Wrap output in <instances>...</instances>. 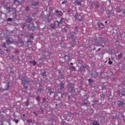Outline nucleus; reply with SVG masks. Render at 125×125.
I'll return each mask as SVG.
<instances>
[{"label": "nucleus", "mask_w": 125, "mask_h": 125, "mask_svg": "<svg viewBox=\"0 0 125 125\" xmlns=\"http://www.w3.org/2000/svg\"><path fill=\"white\" fill-rule=\"evenodd\" d=\"M101 3H102V1L99 0L98 2H95L94 3V4L95 6H96L99 12L100 13H103L104 12V8L101 5Z\"/></svg>", "instance_id": "1"}, {"label": "nucleus", "mask_w": 125, "mask_h": 125, "mask_svg": "<svg viewBox=\"0 0 125 125\" xmlns=\"http://www.w3.org/2000/svg\"><path fill=\"white\" fill-rule=\"evenodd\" d=\"M75 35H76V31L70 32L69 38L73 42L74 44H79V41L77 39V37Z\"/></svg>", "instance_id": "2"}, {"label": "nucleus", "mask_w": 125, "mask_h": 125, "mask_svg": "<svg viewBox=\"0 0 125 125\" xmlns=\"http://www.w3.org/2000/svg\"><path fill=\"white\" fill-rule=\"evenodd\" d=\"M27 29L29 31H32V32H35L37 31L38 27L35 26L34 23H30L27 25Z\"/></svg>", "instance_id": "3"}, {"label": "nucleus", "mask_w": 125, "mask_h": 125, "mask_svg": "<svg viewBox=\"0 0 125 125\" xmlns=\"http://www.w3.org/2000/svg\"><path fill=\"white\" fill-rule=\"evenodd\" d=\"M75 84L73 83H69L68 84V92L70 93H73V92H75Z\"/></svg>", "instance_id": "4"}, {"label": "nucleus", "mask_w": 125, "mask_h": 125, "mask_svg": "<svg viewBox=\"0 0 125 125\" xmlns=\"http://www.w3.org/2000/svg\"><path fill=\"white\" fill-rule=\"evenodd\" d=\"M59 21H55L50 24V29L52 30H54L56 29V28H58V27H59Z\"/></svg>", "instance_id": "5"}, {"label": "nucleus", "mask_w": 125, "mask_h": 125, "mask_svg": "<svg viewBox=\"0 0 125 125\" xmlns=\"http://www.w3.org/2000/svg\"><path fill=\"white\" fill-rule=\"evenodd\" d=\"M6 9V10H8V12H9V13H10L11 14H14L15 12H16V10H15V9L11 7L9 4H7Z\"/></svg>", "instance_id": "6"}, {"label": "nucleus", "mask_w": 125, "mask_h": 125, "mask_svg": "<svg viewBox=\"0 0 125 125\" xmlns=\"http://www.w3.org/2000/svg\"><path fill=\"white\" fill-rule=\"evenodd\" d=\"M15 44L17 46H18V47H22V46H23L24 45V41L20 39L17 42H15Z\"/></svg>", "instance_id": "7"}, {"label": "nucleus", "mask_w": 125, "mask_h": 125, "mask_svg": "<svg viewBox=\"0 0 125 125\" xmlns=\"http://www.w3.org/2000/svg\"><path fill=\"white\" fill-rule=\"evenodd\" d=\"M85 69H86V70H89V66L87 64L82 65L80 67L79 71H80V72H83L84 73H85Z\"/></svg>", "instance_id": "8"}, {"label": "nucleus", "mask_w": 125, "mask_h": 125, "mask_svg": "<svg viewBox=\"0 0 125 125\" xmlns=\"http://www.w3.org/2000/svg\"><path fill=\"white\" fill-rule=\"evenodd\" d=\"M21 84H23V85H25V84L28 83H31L32 82V80L30 79H25L24 78H22L21 79Z\"/></svg>", "instance_id": "9"}, {"label": "nucleus", "mask_w": 125, "mask_h": 125, "mask_svg": "<svg viewBox=\"0 0 125 125\" xmlns=\"http://www.w3.org/2000/svg\"><path fill=\"white\" fill-rule=\"evenodd\" d=\"M89 98V96H88L86 99L83 100L84 103H81V106H86L88 104V99Z\"/></svg>", "instance_id": "10"}, {"label": "nucleus", "mask_w": 125, "mask_h": 125, "mask_svg": "<svg viewBox=\"0 0 125 125\" xmlns=\"http://www.w3.org/2000/svg\"><path fill=\"white\" fill-rule=\"evenodd\" d=\"M118 93L119 96H125V88L123 87V89L118 90Z\"/></svg>", "instance_id": "11"}, {"label": "nucleus", "mask_w": 125, "mask_h": 125, "mask_svg": "<svg viewBox=\"0 0 125 125\" xmlns=\"http://www.w3.org/2000/svg\"><path fill=\"white\" fill-rule=\"evenodd\" d=\"M42 91H43V87H42V85H40L38 90L36 91V93L37 94H41Z\"/></svg>", "instance_id": "12"}, {"label": "nucleus", "mask_w": 125, "mask_h": 125, "mask_svg": "<svg viewBox=\"0 0 125 125\" xmlns=\"http://www.w3.org/2000/svg\"><path fill=\"white\" fill-rule=\"evenodd\" d=\"M59 86H60V90H62V89H64V88H65V83L61 82L59 83Z\"/></svg>", "instance_id": "13"}, {"label": "nucleus", "mask_w": 125, "mask_h": 125, "mask_svg": "<svg viewBox=\"0 0 125 125\" xmlns=\"http://www.w3.org/2000/svg\"><path fill=\"white\" fill-rule=\"evenodd\" d=\"M117 103L118 106H119V107H123V106L125 105V102H124L123 101L118 100L117 101Z\"/></svg>", "instance_id": "14"}, {"label": "nucleus", "mask_w": 125, "mask_h": 125, "mask_svg": "<svg viewBox=\"0 0 125 125\" xmlns=\"http://www.w3.org/2000/svg\"><path fill=\"white\" fill-rule=\"evenodd\" d=\"M106 13L107 15H109V16H113V15H114V10H107Z\"/></svg>", "instance_id": "15"}, {"label": "nucleus", "mask_w": 125, "mask_h": 125, "mask_svg": "<svg viewBox=\"0 0 125 125\" xmlns=\"http://www.w3.org/2000/svg\"><path fill=\"white\" fill-rule=\"evenodd\" d=\"M25 20L27 23H31V22H32V20H33V18L30 16H26L25 18Z\"/></svg>", "instance_id": "16"}, {"label": "nucleus", "mask_w": 125, "mask_h": 125, "mask_svg": "<svg viewBox=\"0 0 125 125\" xmlns=\"http://www.w3.org/2000/svg\"><path fill=\"white\" fill-rule=\"evenodd\" d=\"M95 45L96 46H102L103 47H104V45H103V44L100 41H96L95 43Z\"/></svg>", "instance_id": "17"}, {"label": "nucleus", "mask_w": 125, "mask_h": 125, "mask_svg": "<svg viewBox=\"0 0 125 125\" xmlns=\"http://www.w3.org/2000/svg\"><path fill=\"white\" fill-rule=\"evenodd\" d=\"M48 93H49L50 95H51V94H54V95H55V91L51 89V88L48 87Z\"/></svg>", "instance_id": "18"}, {"label": "nucleus", "mask_w": 125, "mask_h": 125, "mask_svg": "<svg viewBox=\"0 0 125 125\" xmlns=\"http://www.w3.org/2000/svg\"><path fill=\"white\" fill-rule=\"evenodd\" d=\"M5 87L6 88L5 89H2L1 91H2V92H3L4 91V90H9V83L7 82L6 83V85H5Z\"/></svg>", "instance_id": "19"}, {"label": "nucleus", "mask_w": 125, "mask_h": 125, "mask_svg": "<svg viewBox=\"0 0 125 125\" xmlns=\"http://www.w3.org/2000/svg\"><path fill=\"white\" fill-rule=\"evenodd\" d=\"M6 42L9 45L12 44L13 43V39L11 38H9L8 40H7Z\"/></svg>", "instance_id": "20"}, {"label": "nucleus", "mask_w": 125, "mask_h": 125, "mask_svg": "<svg viewBox=\"0 0 125 125\" xmlns=\"http://www.w3.org/2000/svg\"><path fill=\"white\" fill-rule=\"evenodd\" d=\"M55 13L57 14V16L59 17V16H62L63 15V12H62V11H58V10H57L55 11Z\"/></svg>", "instance_id": "21"}, {"label": "nucleus", "mask_w": 125, "mask_h": 125, "mask_svg": "<svg viewBox=\"0 0 125 125\" xmlns=\"http://www.w3.org/2000/svg\"><path fill=\"white\" fill-rule=\"evenodd\" d=\"M59 23L60 25V24H63V23L65 24L66 23V19L62 17L60 21H59Z\"/></svg>", "instance_id": "22"}, {"label": "nucleus", "mask_w": 125, "mask_h": 125, "mask_svg": "<svg viewBox=\"0 0 125 125\" xmlns=\"http://www.w3.org/2000/svg\"><path fill=\"white\" fill-rule=\"evenodd\" d=\"M59 93H60L61 94V97H62V98H64V97H68V94H67V93H66V92L61 93V92L59 91Z\"/></svg>", "instance_id": "23"}, {"label": "nucleus", "mask_w": 125, "mask_h": 125, "mask_svg": "<svg viewBox=\"0 0 125 125\" xmlns=\"http://www.w3.org/2000/svg\"><path fill=\"white\" fill-rule=\"evenodd\" d=\"M97 77H98V74H97L96 72L91 73V78L96 79Z\"/></svg>", "instance_id": "24"}, {"label": "nucleus", "mask_w": 125, "mask_h": 125, "mask_svg": "<svg viewBox=\"0 0 125 125\" xmlns=\"http://www.w3.org/2000/svg\"><path fill=\"white\" fill-rule=\"evenodd\" d=\"M39 2H37L36 1H33L31 3L32 6H38V5H39Z\"/></svg>", "instance_id": "25"}, {"label": "nucleus", "mask_w": 125, "mask_h": 125, "mask_svg": "<svg viewBox=\"0 0 125 125\" xmlns=\"http://www.w3.org/2000/svg\"><path fill=\"white\" fill-rule=\"evenodd\" d=\"M64 59L65 62H68V61H70V58L67 55H65L64 56Z\"/></svg>", "instance_id": "26"}, {"label": "nucleus", "mask_w": 125, "mask_h": 125, "mask_svg": "<svg viewBox=\"0 0 125 125\" xmlns=\"http://www.w3.org/2000/svg\"><path fill=\"white\" fill-rule=\"evenodd\" d=\"M69 70H70V72H72L74 71H76V67L74 66H71L69 67Z\"/></svg>", "instance_id": "27"}, {"label": "nucleus", "mask_w": 125, "mask_h": 125, "mask_svg": "<svg viewBox=\"0 0 125 125\" xmlns=\"http://www.w3.org/2000/svg\"><path fill=\"white\" fill-rule=\"evenodd\" d=\"M87 81L88 82L89 84H91V83H92L94 82V81L93 80V79H92V78H89L87 79Z\"/></svg>", "instance_id": "28"}, {"label": "nucleus", "mask_w": 125, "mask_h": 125, "mask_svg": "<svg viewBox=\"0 0 125 125\" xmlns=\"http://www.w3.org/2000/svg\"><path fill=\"white\" fill-rule=\"evenodd\" d=\"M92 125H100V123L98 122V121H96V120H94L93 122H92Z\"/></svg>", "instance_id": "29"}, {"label": "nucleus", "mask_w": 125, "mask_h": 125, "mask_svg": "<svg viewBox=\"0 0 125 125\" xmlns=\"http://www.w3.org/2000/svg\"><path fill=\"white\" fill-rule=\"evenodd\" d=\"M14 4H18V5H20L21 3L19 1V0H14Z\"/></svg>", "instance_id": "30"}, {"label": "nucleus", "mask_w": 125, "mask_h": 125, "mask_svg": "<svg viewBox=\"0 0 125 125\" xmlns=\"http://www.w3.org/2000/svg\"><path fill=\"white\" fill-rule=\"evenodd\" d=\"M82 0H76L75 2L78 5H81L82 4Z\"/></svg>", "instance_id": "31"}, {"label": "nucleus", "mask_w": 125, "mask_h": 125, "mask_svg": "<svg viewBox=\"0 0 125 125\" xmlns=\"http://www.w3.org/2000/svg\"><path fill=\"white\" fill-rule=\"evenodd\" d=\"M29 62L32 64L33 66H36L37 64V62L35 61H30Z\"/></svg>", "instance_id": "32"}, {"label": "nucleus", "mask_w": 125, "mask_h": 125, "mask_svg": "<svg viewBox=\"0 0 125 125\" xmlns=\"http://www.w3.org/2000/svg\"><path fill=\"white\" fill-rule=\"evenodd\" d=\"M22 29L24 30L26 28V27H28V24H27V23H24L23 24H22Z\"/></svg>", "instance_id": "33"}, {"label": "nucleus", "mask_w": 125, "mask_h": 125, "mask_svg": "<svg viewBox=\"0 0 125 125\" xmlns=\"http://www.w3.org/2000/svg\"><path fill=\"white\" fill-rule=\"evenodd\" d=\"M41 76H42V77H46V71L44 70L43 72H42Z\"/></svg>", "instance_id": "34"}, {"label": "nucleus", "mask_w": 125, "mask_h": 125, "mask_svg": "<svg viewBox=\"0 0 125 125\" xmlns=\"http://www.w3.org/2000/svg\"><path fill=\"white\" fill-rule=\"evenodd\" d=\"M123 57V53H121L119 55H118L117 58L118 59H121Z\"/></svg>", "instance_id": "35"}, {"label": "nucleus", "mask_w": 125, "mask_h": 125, "mask_svg": "<svg viewBox=\"0 0 125 125\" xmlns=\"http://www.w3.org/2000/svg\"><path fill=\"white\" fill-rule=\"evenodd\" d=\"M24 104H25L26 106H29L30 105V102H29V100H27V101L24 103Z\"/></svg>", "instance_id": "36"}, {"label": "nucleus", "mask_w": 125, "mask_h": 125, "mask_svg": "<svg viewBox=\"0 0 125 125\" xmlns=\"http://www.w3.org/2000/svg\"><path fill=\"white\" fill-rule=\"evenodd\" d=\"M108 59H109V61H108V64H109V65H112V64H113V62L111 61V59L110 58H108Z\"/></svg>", "instance_id": "37"}, {"label": "nucleus", "mask_w": 125, "mask_h": 125, "mask_svg": "<svg viewBox=\"0 0 125 125\" xmlns=\"http://www.w3.org/2000/svg\"><path fill=\"white\" fill-rule=\"evenodd\" d=\"M121 86H122V87H124V88H125V81H124L121 84Z\"/></svg>", "instance_id": "38"}, {"label": "nucleus", "mask_w": 125, "mask_h": 125, "mask_svg": "<svg viewBox=\"0 0 125 125\" xmlns=\"http://www.w3.org/2000/svg\"><path fill=\"white\" fill-rule=\"evenodd\" d=\"M97 25H98L99 28H100L101 29H103V27H102V25H101V24L100 22H98L97 23Z\"/></svg>", "instance_id": "39"}, {"label": "nucleus", "mask_w": 125, "mask_h": 125, "mask_svg": "<svg viewBox=\"0 0 125 125\" xmlns=\"http://www.w3.org/2000/svg\"><path fill=\"white\" fill-rule=\"evenodd\" d=\"M26 42L27 44H28V45H30V44H32V41L31 40H27Z\"/></svg>", "instance_id": "40"}, {"label": "nucleus", "mask_w": 125, "mask_h": 125, "mask_svg": "<svg viewBox=\"0 0 125 125\" xmlns=\"http://www.w3.org/2000/svg\"><path fill=\"white\" fill-rule=\"evenodd\" d=\"M25 10L26 11H29V10H30V8L28 6H26L25 7Z\"/></svg>", "instance_id": "41"}, {"label": "nucleus", "mask_w": 125, "mask_h": 125, "mask_svg": "<svg viewBox=\"0 0 125 125\" xmlns=\"http://www.w3.org/2000/svg\"><path fill=\"white\" fill-rule=\"evenodd\" d=\"M6 44L5 43H3V44H1V46L4 48H6Z\"/></svg>", "instance_id": "42"}, {"label": "nucleus", "mask_w": 125, "mask_h": 125, "mask_svg": "<svg viewBox=\"0 0 125 125\" xmlns=\"http://www.w3.org/2000/svg\"><path fill=\"white\" fill-rule=\"evenodd\" d=\"M66 12H68V13H70L71 11V8H67L66 9Z\"/></svg>", "instance_id": "43"}, {"label": "nucleus", "mask_w": 125, "mask_h": 125, "mask_svg": "<svg viewBox=\"0 0 125 125\" xmlns=\"http://www.w3.org/2000/svg\"><path fill=\"white\" fill-rule=\"evenodd\" d=\"M13 121L16 124H18V123H19V120L18 119H14Z\"/></svg>", "instance_id": "44"}, {"label": "nucleus", "mask_w": 125, "mask_h": 125, "mask_svg": "<svg viewBox=\"0 0 125 125\" xmlns=\"http://www.w3.org/2000/svg\"><path fill=\"white\" fill-rule=\"evenodd\" d=\"M62 32L63 33H67V32H68V31H67V29L66 28H62Z\"/></svg>", "instance_id": "45"}, {"label": "nucleus", "mask_w": 125, "mask_h": 125, "mask_svg": "<svg viewBox=\"0 0 125 125\" xmlns=\"http://www.w3.org/2000/svg\"><path fill=\"white\" fill-rule=\"evenodd\" d=\"M36 100H37V101H40V100H41V97L40 96H37L36 98Z\"/></svg>", "instance_id": "46"}, {"label": "nucleus", "mask_w": 125, "mask_h": 125, "mask_svg": "<svg viewBox=\"0 0 125 125\" xmlns=\"http://www.w3.org/2000/svg\"><path fill=\"white\" fill-rule=\"evenodd\" d=\"M33 114L35 116V117H38V113H37V111H34L33 112Z\"/></svg>", "instance_id": "47"}, {"label": "nucleus", "mask_w": 125, "mask_h": 125, "mask_svg": "<svg viewBox=\"0 0 125 125\" xmlns=\"http://www.w3.org/2000/svg\"><path fill=\"white\" fill-rule=\"evenodd\" d=\"M78 26H76L75 27V31H74V32H76V33H78Z\"/></svg>", "instance_id": "48"}, {"label": "nucleus", "mask_w": 125, "mask_h": 125, "mask_svg": "<svg viewBox=\"0 0 125 125\" xmlns=\"http://www.w3.org/2000/svg\"><path fill=\"white\" fill-rule=\"evenodd\" d=\"M14 53H15L16 54L19 53V50H15L14 51Z\"/></svg>", "instance_id": "49"}, {"label": "nucleus", "mask_w": 125, "mask_h": 125, "mask_svg": "<svg viewBox=\"0 0 125 125\" xmlns=\"http://www.w3.org/2000/svg\"><path fill=\"white\" fill-rule=\"evenodd\" d=\"M67 97H68V100H70V99H71V98H73V96H72V95H71V96H70V95H68V96H67Z\"/></svg>", "instance_id": "50"}, {"label": "nucleus", "mask_w": 125, "mask_h": 125, "mask_svg": "<svg viewBox=\"0 0 125 125\" xmlns=\"http://www.w3.org/2000/svg\"><path fill=\"white\" fill-rule=\"evenodd\" d=\"M7 21H8V22H10L11 21H12V19L9 18L7 19Z\"/></svg>", "instance_id": "51"}, {"label": "nucleus", "mask_w": 125, "mask_h": 125, "mask_svg": "<svg viewBox=\"0 0 125 125\" xmlns=\"http://www.w3.org/2000/svg\"><path fill=\"white\" fill-rule=\"evenodd\" d=\"M101 87L102 88V89H106V86H105L104 85H102Z\"/></svg>", "instance_id": "52"}, {"label": "nucleus", "mask_w": 125, "mask_h": 125, "mask_svg": "<svg viewBox=\"0 0 125 125\" xmlns=\"http://www.w3.org/2000/svg\"><path fill=\"white\" fill-rule=\"evenodd\" d=\"M43 102H46V99L45 98H42Z\"/></svg>", "instance_id": "53"}, {"label": "nucleus", "mask_w": 125, "mask_h": 125, "mask_svg": "<svg viewBox=\"0 0 125 125\" xmlns=\"http://www.w3.org/2000/svg\"><path fill=\"white\" fill-rule=\"evenodd\" d=\"M23 88H25V89H28V86H25L24 84V85H23Z\"/></svg>", "instance_id": "54"}, {"label": "nucleus", "mask_w": 125, "mask_h": 125, "mask_svg": "<svg viewBox=\"0 0 125 125\" xmlns=\"http://www.w3.org/2000/svg\"><path fill=\"white\" fill-rule=\"evenodd\" d=\"M96 96V94H93V95L91 96V97H92V98H94V97H95Z\"/></svg>", "instance_id": "55"}, {"label": "nucleus", "mask_w": 125, "mask_h": 125, "mask_svg": "<svg viewBox=\"0 0 125 125\" xmlns=\"http://www.w3.org/2000/svg\"><path fill=\"white\" fill-rule=\"evenodd\" d=\"M120 117H121V118H123V117H124V114H123V113H120Z\"/></svg>", "instance_id": "56"}, {"label": "nucleus", "mask_w": 125, "mask_h": 125, "mask_svg": "<svg viewBox=\"0 0 125 125\" xmlns=\"http://www.w3.org/2000/svg\"><path fill=\"white\" fill-rule=\"evenodd\" d=\"M101 48H99L96 51V52H97V51L100 52L101 51Z\"/></svg>", "instance_id": "57"}, {"label": "nucleus", "mask_w": 125, "mask_h": 125, "mask_svg": "<svg viewBox=\"0 0 125 125\" xmlns=\"http://www.w3.org/2000/svg\"><path fill=\"white\" fill-rule=\"evenodd\" d=\"M30 39H34V36H33V35L30 36Z\"/></svg>", "instance_id": "58"}, {"label": "nucleus", "mask_w": 125, "mask_h": 125, "mask_svg": "<svg viewBox=\"0 0 125 125\" xmlns=\"http://www.w3.org/2000/svg\"><path fill=\"white\" fill-rule=\"evenodd\" d=\"M66 2H66V1H63L62 2V4H65V3H66Z\"/></svg>", "instance_id": "59"}, {"label": "nucleus", "mask_w": 125, "mask_h": 125, "mask_svg": "<svg viewBox=\"0 0 125 125\" xmlns=\"http://www.w3.org/2000/svg\"><path fill=\"white\" fill-rule=\"evenodd\" d=\"M100 24L102 25V27L103 28V26H104V24L102 23V22H100Z\"/></svg>", "instance_id": "60"}, {"label": "nucleus", "mask_w": 125, "mask_h": 125, "mask_svg": "<svg viewBox=\"0 0 125 125\" xmlns=\"http://www.w3.org/2000/svg\"><path fill=\"white\" fill-rule=\"evenodd\" d=\"M40 111H41V113H42V112H43V110H42V108H41Z\"/></svg>", "instance_id": "61"}, {"label": "nucleus", "mask_w": 125, "mask_h": 125, "mask_svg": "<svg viewBox=\"0 0 125 125\" xmlns=\"http://www.w3.org/2000/svg\"><path fill=\"white\" fill-rule=\"evenodd\" d=\"M10 73V74H14V72H13V71H11Z\"/></svg>", "instance_id": "62"}, {"label": "nucleus", "mask_w": 125, "mask_h": 125, "mask_svg": "<svg viewBox=\"0 0 125 125\" xmlns=\"http://www.w3.org/2000/svg\"><path fill=\"white\" fill-rule=\"evenodd\" d=\"M61 79H64V76H63V75H62L61 76Z\"/></svg>", "instance_id": "63"}, {"label": "nucleus", "mask_w": 125, "mask_h": 125, "mask_svg": "<svg viewBox=\"0 0 125 125\" xmlns=\"http://www.w3.org/2000/svg\"><path fill=\"white\" fill-rule=\"evenodd\" d=\"M93 102H94V103H95V102H98V101H97V100H95V101H93Z\"/></svg>", "instance_id": "64"}]
</instances>
